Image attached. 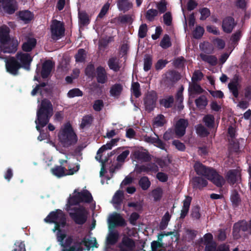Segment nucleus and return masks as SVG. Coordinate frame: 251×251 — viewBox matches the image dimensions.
<instances>
[{
	"label": "nucleus",
	"mask_w": 251,
	"mask_h": 251,
	"mask_svg": "<svg viewBox=\"0 0 251 251\" xmlns=\"http://www.w3.org/2000/svg\"><path fill=\"white\" fill-rule=\"evenodd\" d=\"M45 222L54 223L55 227L53 231L57 230L56 237L58 242L62 247L61 251H82L80 243H75L73 236L67 234L65 230H62L66 224V218L63 212L60 210L51 212L45 219Z\"/></svg>",
	"instance_id": "f257e3e1"
},
{
	"label": "nucleus",
	"mask_w": 251,
	"mask_h": 251,
	"mask_svg": "<svg viewBox=\"0 0 251 251\" xmlns=\"http://www.w3.org/2000/svg\"><path fill=\"white\" fill-rule=\"evenodd\" d=\"M92 200L91 194L87 190H83L81 192H77L75 190L70 196L66 209L76 223L82 224L85 223L87 219V211L82 206L77 207L74 206L81 201L90 202Z\"/></svg>",
	"instance_id": "f03ea898"
},
{
	"label": "nucleus",
	"mask_w": 251,
	"mask_h": 251,
	"mask_svg": "<svg viewBox=\"0 0 251 251\" xmlns=\"http://www.w3.org/2000/svg\"><path fill=\"white\" fill-rule=\"evenodd\" d=\"M53 114V107L51 102L47 100H43L38 106L37 119L35 120L36 128L40 132L38 139L41 141L47 138L46 134L41 132V128L45 126L49 122Z\"/></svg>",
	"instance_id": "7ed1b4c3"
},
{
	"label": "nucleus",
	"mask_w": 251,
	"mask_h": 251,
	"mask_svg": "<svg viewBox=\"0 0 251 251\" xmlns=\"http://www.w3.org/2000/svg\"><path fill=\"white\" fill-rule=\"evenodd\" d=\"M16 61L13 57L6 61V68L7 72L13 75L18 74L20 67L26 70L29 69V64L32 60L30 55L27 53H19L17 54Z\"/></svg>",
	"instance_id": "20e7f679"
},
{
	"label": "nucleus",
	"mask_w": 251,
	"mask_h": 251,
	"mask_svg": "<svg viewBox=\"0 0 251 251\" xmlns=\"http://www.w3.org/2000/svg\"><path fill=\"white\" fill-rule=\"evenodd\" d=\"M10 29L6 25L0 26V48L3 52L13 53L17 50L18 45V40L15 38H10L9 35Z\"/></svg>",
	"instance_id": "39448f33"
},
{
	"label": "nucleus",
	"mask_w": 251,
	"mask_h": 251,
	"mask_svg": "<svg viewBox=\"0 0 251 251\" xmlns=\"http://www.w3.org/2000/svg\"><path fill=\"white\" fill-rule=\"evenodd\" d=\"M194 168L198 175L205 176L217 186L221 187L225 183L223 177L220 176L215 170L205 168L200 162L195 164Z\"/></svg>",
	"instance_id": "423d86ee"
},
{
	"label": "nucleus",
	"mask_w": 251,
	"mask_h": 251,
	"mask_svg": "<svg viewBox=\"0 0 251 251\" xmlns=\"http://www.w3.org/2000/svg\"><path fill=\"white\" fill-rule=\"evenodd\" d=\"M58 138L64 147H69L76 143L77 138L70 124L63 125L58 133Z\"/></svg>",
	"instance_id": "0eeeda50"
},
{
	"label": "nucleus",
	"mask_w": 251,
	"mask_h": 251,
	"mask_svg": "<svg viewBox=\"0 0 251 251\" xmlns=\"http://www.w3.org/2000/svg\"><path fill=\"white\" fill-rule=\"evenodd\" d=\"M201 242L206 246L205 251H229L228 246L226 245H221L216 248L211 233L205 234L201 239Z\"/></svg>",
	"instance_id": "6e6552de"
},
{
	"label": "nucleus",
	"mask_w": 251,
	"mask_h": 251,
	"mask_svg": "<svg viewBox=\"0 0 251 251\" xmlns=\"http://www.w3.org/2000/svg\"><path fill=\"white\" fill-rule=\"evenodd\" d=\"M50 28L51 38L54 40H58L64 35V25L61 21L53 20Z\"/></svg>",
	"instance_id": "1a4fd4ad"
},
{
	"label": "nucleus",
	"mask_w": 251,
	"mask_h": 251,
	"mask_svg": "<svg viewBox=\"0 0 251 251\" xmlns=\"http://www.w3.org/2000/svg\"><path fill=\"white\" fill-rule=\"evenodd\" d=\"M0 7L8 13L12 14L17 9L16 0H0Z\"/></svg>",
	"instance_id": "9d476101"
},
{
	"label": "nucleus",
	"mask_w": 251,
	"mask_h": 251,
	"mask_svg": "<svg viewBox=\"0 0 251 251\" xmlns=\"http://www.w3.org/2000/svg\"><path fill=\"white\" fill-rule=\"evenodd\" d=\"M109 226H123L125 225V221L120 214L117 213H113L110 214L108 218Z\"/></svg>",
	"instance_id": "9b49d317"
},
{
	"label": "nucleus",
	"mask_w": 251,
	"mask_h": 251,
	"mask_svg": "<svg viewBox=\"0 0 251 251\" xmlns=\"http://www.w3.org/2000/svg\"><path fill=\"white\" fill-rule=\"evenodd\" d=\"M156 100L157 95L154 91L148 92L145 99L146 108L149 111L152 110L155 107Z\"/></svg>",
	"instance_id": "f8f14e48"
},
{
	"label": "nucleus",
	"mask_w": 251,
	"mask_h": 251,
	"mask_svg": "<svg viewBox=\"0 0 251 251\" xmlns=\"http://www.w3.org/2000/svg\"><path fill=\"white\" fill-rule=\"evenodd\" d=\"M75 243H80L81 246L83 244L87 250H90L91 248H98V244L95 238L91 236L90 234L85 236L81 242L76 241Z\"/></svg>",
	"instance_id": "ddd939ff"
},
{
	"label": "nucleus",
	"mask_w": 251,
	"mask_h": 251,
	"mask_svg": "<svg viewBox=\"0 0 251 251\" xmlns=\"http://www.w3.org/2000/svg\"><path fill=\"white\" fill-rule=\"evenodd\" d=\"M188 125V121L185 119H181L177 121L176 125L175 132L178 137H181L184 135L185 129Z\"/></svg>",
	"instance_id": "4468645a"
},
{
	"label": "nucleus",
	"mask_w": 251,
	"mask_h": 251,
	"mask_svg": "<svg viewBox=\"0 0 251 251\" xmlns=\"http://www.w3.org/2000/svg\"><path fill=\"white\" fill-rule=\"evenodd\" d=\"M240 169H235L229 171L226 174V179L230 183H234L240 179Z\"/></svg>",
	"instance_id": "2eb2a0df"
},
{
	"label": "nucleus",
	"mask_w": 251,
	"mask_h": 251,
	"mask_svg": "<svg viewBox=\"0 0 251 251\" xmlns=\"http://www.w3.org/2000/svg\"><path fill=\"white\" fill-rule=\"evenodd\" d=\"M134 246V242L129 238L125 237L120 245V251H133Z\"/></svg>",
	"instance_id": "dca6fc26"
},
{
	"label": "nucleus",
	"mask_w": 251,
	"mask_h": 251,
	"mask_svg": "<svg viewBox=\"0 0 251 251\" xmlns=\"http://www.w3.org/2000/svg\"><path fill=\"white\" fill-rule=\"evenodd\" d=\"M143 140L149 143L153 144L156 147L162 149L166 150L165 145L156 136L155 137H152L145 135L143 137Z\"/></svg>",
	"instance_id": "f3484780"
},
{
	"label": "nucleus",
	"mask_w": 251,
	"mask_h": 251,
	"mask_svg": "<svg viewBox=\"0 0 251 251\" xmlns=\"http://www.w3.org/2000/svg\"><path fill=\"white\" fill-rule=\"evenodd\" d=\"M96 77L97 81L100 83H105L107 81V73L104 68L100 66L97 68Z\"/></svg>",
	"instance_id": "a211bd4d"
},
{
	"label": "nucleus",
	"mask_w": 251,
	"mask_h": 251,
	"mask_svg": "<svg viewBox=\"0 0 251 251\" xmlns=\"http://www.w3.org/2000/svg\"><path fill=\"white\" fill-rule=\"evenodd\" d=\"M235 25L234 19L231 17H227L223 20L222 27L225 32L230 33L232 31Z\"/></svg>",
	"instance_id": "6ab92c4d"
},
{
	"label": "nucleus",
	"mask_w": 251,
	"mask_h": 251,
	"mask_svg": "<svg viewBox=\"0 0 251 251\" xmlns=\"http://www.w3.org/2000/svg\"><path fill=\"white\" fill-rule=\"evenodd\" d=\"M132 158L138 161H146L149 159V155L145 151L136 150L132 154Z\"/></svg>",
	"instance_id": "aec40b11"
},
{
	"label": "nucleus",
	"mask_w": 251,
	"mask_h": 251,
	"mask_svg": "<svg viewBox=\"0 0 251 251\" xmlns=\"http://www.w3.org/2000/svg\"><path fill=\"white\" fill-rule=\"evenodd\" d=\"M203 91L201 86L195 83L191 84L189 88V96L192 98H194L196 95L202 93Z\"/></svg>",
	"instance_id": "412c9836"
},
{
	"label": "nucleus",
	"mask_w": 251,
	"mask_h": 251,
	"mask_svg": "<svg viewBox=\"0 0 251 251\" xmlns=\"http://www.w3.org/2000/svg\"><path fill=\"white\" fill-rule=\"evenodd\" d=\"M191 200L192 199L190 197L187 196L185 197V200L183 201V207L181 211L180 218H184L187 214Z\"/></svg>",
	"instance_id": "4be33fe9"
},
{
	"label": "nucleus",
	"mask_w": 251,
	"mask_h": 251,
	"mask_svg": "<svg viewBox=\"0 0 251 251\" xmlns=\"http://www.w3.org/2000/svg\"><path fill=\"white\" fill-rule=\"evenodd\" d=\"M53 67L52 62L51 61H47L43 65V68L41 72L42 77L46 78L50 74Z\"/></svg>",
	"instance_id": "5701e85b"
},
{
	"label": "nucleus",
	"mask_w": 251,
	"mask_h": 251,
	"mask_svg": "<svg viewBox=\"0 0 251 251\" xmlns=\"http://www.w3.org/2000/svg\"><path fill=\"white\" fill-rule=\"evenodd\" d=\"M117 6L120 10L126 12L132 8V4L128 0H119Z\"/></svg>",
	"instance_id": "b1692460"
},
{
	"label": "nucleus",
	"mask_w": 251,
	"mask_h": 251,
	"mask_svg": "<svg viewBox=\"0 0 251 251\" xmlns=\"http://www.w3.org/2000/svg\"><path fill=\"white\" fill-rule=\"evenodd\" d=\"M158 171V168L156 165L154 163H150L146 165H143L139 168L138 170L139 173L141 172H151L156 173Z\"/></svg>",
	"instance_id": "393cba45"
},
{
	"label": "nucleus",
	"mask_w": 251,
	"mask_h": 251,
	"mask_svg": "<svg viewBox=\"0 0 251 251\" xmlns=\"http://www.w3.org/2000/svg\"><path fill=\"white\" fill-rule=\"evenodd\" d=\"M36 41L33 38H28L23 45V49L25 51H30L36 45Z\"/></svg>",
	"instance_id": "a878e982"
},
{
	"label": "nucleus",
	"mask_w": 251,
	"mask_h": 251,
	"mask_svg": "<svg viewBox=\"0 0 251 251\" xmlns=\"http://www.w3.org/2000/svg\"><path fill=\"white\" fill-rule=\"evenodd\" d=\"M123 86L120 84H115L112 85L110 90V94L112 97L118 98L121 94Z\"/></svg>",
	"instance_id": "bb28decb"
},
{
	"label": "nucleus",
	"mask_w": 251,
	"mask_h": 251,
	"mask_svg": "<svg viewBox=\"0 0 251 251\" xmlns=\"http://www.w3.org/2000/svg\"><path fill=\"white\" fill-rule=\"evenodd\" d=\"M200 57L203 61L209 63L212 66L216 65L217 63V58L214 55L201 53Z\"/></svg>",
	"instance_id": "cd10ccee"
},
{
	"label": "nucleus",
	"mask_w": 251,
	"mask_h": 251,
	"mask_svg": "<svg viewBox=\"0 0 251 251\" xmlns=\"http://www.w3.org/2000/svg\"><path fill=\"white\" fill-rule=\"evenodd\" d=\"M123 198V192L122 191H117L114 195L112 202L116 209H118L117 205L121 203Z\"/></svg>",
	"instance_id": "c85d7f7f"
},
{
	"label": "nucleus",
	"mask_w": 251,
	"mask_h": 251,
	"mask_svg": "<svg viewBox=\"0 0 251 251\" xmlns=\"http://www.w3.org/2000/svg\"><path fill=\"white\" fill-rule=\"evenodd\" d=\"M108 65L110 69L115 72H117L120 68L119 60L116 57L110 58L108 61Z\"/></svg>",
	"instance_id": "c756f323"
},
{
	"label": "nucleus",
	"mask_w": 251,
	"mask_h": 251,
	"mask_svg": "<svg viewBox=\"0 0 251 251\" xmlns=\"http://www.w3.org/2000/svg\"><path fill=\"white\" fill-rule=\"evenodd\" d=\"M19 17L25 23H27L33 19V14L28 10L23 11L19 13Z\"/></svg>",
	"instance_id": "7c9ffc66"
},
{
	"label": "nucleus",
	"mask_w": 251,
	"mask_h": 251,
	"mask_svg": "<svg viewBox=\"0 0 251 251\" xmlns=\"http://www.w3.org/2000/svg\"><path fill=\"white\" fill-rule=\"evenodd\" d=\"M40 92L41 95L43 96L47 92V88L46 87V84L45 83H41V84L37 85L31 92V95L35 96L38 92Z\"/></svg>",
	"instance_id": "2f4dec72"
},
{
	"label": "nucleus",
	"mask_w": 251,
	"mask_h": 251,
	"mask_svg": "<svg viewBox=\"0 0 251 251\" xmlns=\"http://www.w3.org/2000/svg\"><path fill=\"white\" fill-rule=\"evenodd\" d=\"M193 182L195 187L200 189L206 186L207 184V180L204 179L201 177H194L193 179Z\"/></svg>",
	"instance_id": "473e14b6"
},
{
	"label": "nucleus",
	"mask_w": 251,
	"mask_h": 251,
	"mask_svg": "<svg viewBox=\"0 0 251 251\" xmlns=\"http://www.w3.org/2000/svg\"><path fill=\"white\" fill-rule=\"evenodd\" d=\"M119 238V234L117 231H110L107 237V243L113 245L116 243Z\"/></svg>",
	"instance_id": "72a5a7b5"
},
{
	"label": "nucleus",
	"mask_w": 251,
	"mask_h": 251,
	"mask_svg": "<svg viewBox=\"0 0 251 251\" xmlns=\"http://www.w3.org/2000/svg\"><path fill=\"white\" fill-rule=\"evenodd\" d=\"M51 173L58 177L66 176L65 168L62 166L54 167L51 169Z\"/></svg>",
	"instance_id": "f704fd0d"
},
{
	"label": "nucleus",
	"mask_w": 251,
	"mask_h": 251,
	"mask_svg": "<svg viewBox=\"0 0 251 251\" xmlns=\"http://www.w3.org/2000/svg\"><path fill=\"white\" fill-rule=\"evenodd\" d=\"M228 88L232 93L234 96L237 98L238 96L239 83L237 81H233L228 84Z\"/></svg>",
	"instance_id": "c9c22d12"
},
{
	"label": "nucleus",
	"mask_w": 251,
	"mask_h": 251,
	"mask_svg": "<svg viewBox=\"0 0 251 251\" xmlns=\"http://www.w3.org/2000/svg\"><path fill=\"white\" fill-rule=\"evenodd\" d=\"M79 168L78 164H69L68 167V169H65L66 176L74 175L78 171Z\"/></svg>",
	"instance_id": "e433bc0d"
},
{
	"label": "nucleus",
	"mask_w": 251,
	"mask_h": 251,
	"mask_svg": "<svg viewBox=\"0 0 251 251\" xmlns=\"http://www.w3.org/2000/svg\"><path fill=\"white\" fill-rule=\"evenodd\" d=\"M79 22L83 25L89 24L90 20L88 15L84 12H79L78 14Z\"/></svg>",
	"instance_id": "4c0bfd02"
},
{
	"label": "nucleus",
	"mask_w": 251,
	"mask_h": 251,
	"mask_svg": "<svg viewBox=\"0 0 251 251\" xmlns=\"http://www.w3.org/2000/svg\"><path fill=\"white\" fill-rule=\"evenodd\" d=\"M158 13V12L156 9H150L147 11L146 18L148 20L152 21L154 20L155 17L157 16Z\"/></svg>",
	"instance_id": "58836bf2"
},
{
	"label": "nucleus",
	"mask_w": 251,
	"mask_h": 251,
	"mask_svg": "<svg viewBox=\"0 0 251 251\" xmlns=\"http://www.w3.org/2000/svg\"><path fill=\"white\" fill-rule=\"evenodd\" d=\"M170 219L171 215L168 212H167L163 216L160 223V227L161 229H164L166 227Z\"/></svg>",
	"instance_id": "ea45409f"
},
{
	"label": "nucleus",
	"mask_w": 251,
	"mask_h": 251,
	"mask_svg": "<svg viewBox=\"0 0 251 251\" xmlns=\"http://www.w3.org/2000/svg\"><path fill=\"white\" fill-rule=\"evenodd\" d=\"M195 102L197 107L203 108L207 104V100L206 97L201 96L195 100Z\"/></svg>",
	"instance_id": "a19ab883"
},
{
	"label": "nucleus",
	"mask_w": 251,
	"mask_h": 251,
	"mask_svg": "<svg viewBox=\"0 0 251 251\" xmlns=\"http://www.w3.org/2000/svg\"><path fill=\"white\" fill-rule=\"evenodd\" d=\"M139 185L142 189L145 190L149 188L151 185V182L147 177L144 176L140 179Z\"/></svg>",
	"instance_id": "79ce46f5"
},
{
	"label": "nucleus",
	"mask_w": 251,
	"mask_h": 251,
	"mask_svg": "<svg viewBox=\"0 0 251 251\" xmlns=\"http://www.w3.org/2000/svg\"><path fill=\"white\" fill-rule=\"evenodd\" d=\"M174 102V99L173 97H168L162 99L160 102L161 105L165 107L168 108L172 106Z\"/></svg>",
	"instance_id": "37998d69"
},
{
	"label": "nucleus",
	"mask_w": 251,
	"mask_h": 251,
	"mask_svg": "<svg viewBox=\"0 0 251 251\" xmlns=\"http://www.w3.org/2000/svg\"><path fill=\"white\" fill-rule=\"evenodd\" d=\"M163 194V190L161 188H157L151 192V195L155 201H160Z\"/></svg>",
	"instance_id": "c03bdc74"
},
{
	"label": "nucleus",
	"mask_w": 251,
	"mask_h": 251,
	"mask_svg": "<svg viewBox=\"0 0 251 251\" xmlns=\"http://www.w3.org/2000/svg\"><path fill=\"white\" fill-rule=\"evenodd\" d=\"M160 46L163 49L169 48L171 45L170 38L168 35H165L160 43Z\"/></svg>",
	"instance_id": "a18cd8bd"
},
{
	"label": "nucleus",
	"mask_w": 251,
	"mask_h": 251,
	"mask_svg": "<svg viewBox=\"0 0 251 251\" xmlns=\"http://www.w3.org/2000/svg\"><path fill=\"white\" fill-rule=\"evenodd\" d=\"M166 121L165 117L162 115H158L154 119L153 125L155 126L158 127L163 126Z\"/></svg>",
	"instance_id": "49530a36"
},
{
	"label": "nucleus",
	"mask_w": 251,
	"mask_h": 251,
	"mask_svg": "<svg viewBox=\"0 0 251 251\" xmlns=\"http://www.w3.org/2000/svg\"><path fill=\"white\" fill-rule=\"evenodd\" d=\"M131 90L133 94L138 98L141 95L140 91V85L138 82H134L132 84Z\"/></svg>",
	"instance_id": "de8ad7c7"
},
{
	"label": "nucleus",
	"mask_w": 251,
	"mask_h": 251,
	"mask_svg": "<svg viewBox=\"0 0 251 251\" xmlns=\"http://www.w3.org/2000/svg\"><path fill=\"white\" fill-rule=\"evenodd\" d=\"M82 92L79 89L75 88L70 90L68 93V97L69 98H74L75 97H79L82 96Z\"/></svg>",
	"instance_id": "09e8293b"
},
{
	"label": "nucleus",
	"mask_w": 251,
	"mask_h": 251,
	"mask_svg": "<svg viewBox=\"0 0 251 251\" xmlns=\"http://www.w3.org/2000/svg\"><path fill=\"white\" fill-rule=\"evenodd\" d=\"M231 201L234 206H237L240 203L241 200L238 194L233 192L230 197Z\"/></svg>",
	"instance_id": "8fccbe9b"
},
{
	"label": "nucleus",
	"mask_w": 251,
	"mask_h": 251,
	"mask_svg": "<svg viewBox=\"0 0 251 251\" xmlns=\"http://www.w3.org/2000/svg\"><path fill=\"white\" fill-rule=\"evenodd\" d=\"M203 122L208 127H212L214 122V118L211 115H206L203 118Z\"/></svg>",
	"instance_id": "3c124183"
},
{
	"label": "nucleus",
	"mask_w": 251,
	"mask_h": 251,
	"mask_svg": "<svg viewBox=\"0 0 251 251\" xmlns=\"http://www.w3.org/2000/svg\"><path fill=\"white\" fill-rule=\"evenodd\" d=\"M152 65V59L151 56H146L144 58V70L145 71H149L151 66Z\"/></svg>",
	"instance_id": "603ef678"
},
{
	"label": "nucleus",
	"mask_w": 251,
	"mask_h": 251,
	"mask_svg": "<svg viewBox=\"0 0 251 251\" xmlns=\"http://www.w3.org/2000/svg\"><path fill=\"white\" fill-rule=\"evenodd\" d=\"M85 51L83 49L78 50L77 53L75 55V59L76 62H82L85 58Z\"/></svg>",
	"instance_id": "864d4df0"
},
{
	"label": "nucleus",
	"mask_w": 251,
	"mask_h": 251,
	"mask_svg": "<svg viewBox=\"0 0 251 251\" xmlns=\"http://www.w3.org/2000/svg\"><path fill=\"white\" fill-rule=\"evenodd\" d=\"M147 31V26L146 24H142L140 25L139 31H138V35L141 38H144L146 36Z\"/></svg>",
	"instance_id": "5fc2aeb1"
},
{
	"label": "nucleus",
	"mask_w": 251,
	"mask_h": 251,
	"mask_svg": "<svg viewBox=\"0 0 251 251\" xmlns=\"http://www.w3.org/2000/svg\"><path fill=\"white\" fill-rule=\"evenodd\" d=\"M197 133L201 136H205L207 135L208 132L205 127L202 125H198L196 127Z\"/></svg>",
	"instance_id": "6e6d98bb"
},
{
	"label": "nucleus",
	"mask_w": 251,
	"mask_h": 251,
	"mask_svg": "<svg viewBox=\"0 0 251 251\" xmlns=\"http://www.w3.org/2000/svg\"><path fill=\"white\" fill-rule=\"evenodd\" d=\"M213 44L216 48L220 50L224 49L225 46V43L224 41L219 38L214 40Z\"/></svg>",
	"instance_id": "4d7b16f0"
},
{
	"label": "nucleus",
	"mask_w": 251,
	"mask_h": 251,
	"mask_svg": "<svg viewBox=\"0 0 251 251\" xmlns=\"http://www.w3.org/2000/svg\"><path fill=\"white\" fill-rule=\"evenodd\" d=\"M167 4L165 1H162L158 3L156 5V7L160 13L165 12L167 10L166 7Z\"/></svg>",
	"instance_id": "13d9d810"
},
{
	"label": "nucleus",
	"mask_w": 251,
	"mask_h": 251,
	"mask_svg": "<svg viewBox=\"0 0 251 251\" xmlns=\"http://www.w3.org/2000/svg\"><path fill=\"white\" fill-rule=\"evenodd\" d=\"M204 32L203 28L201 26H197L194 32V36L196 38H199L203 35Z\"/></svg>",
	"instance_id": "bf43d9fd"
},
{
	"label": "nucleus",
	"mask_w": 251,
	"mask_h": 251,
	"mask_svg": "<svg viewBox=\"0 0 251 251\" xmlns=\"http://www.w3.org/2000/svg\"><path fill=\"white\" fill-rule=\"evenodd\" d=\"M163 20L165 24L170 25L172 24V17L170 12L166 13L163 16Z\"/></svg>",
	"instance_id": "052dcab7"
},
{
	"label": "nucleus",
	"mask_w": 251,
	"mask_h": 251,
	"mask_svg": "<svg viewBox=\"0 0 251 251\" xmlns=\"http://www.w3.org/2000/svg\"><path fill=\"white\" fill-rule=\"evenodd\" d=\"M235 228H239L241 231L248 230V225L246 222L242 221L235 224Z\"/></svg>",
	"instance_id": "680f3d73"
},
{
	"label": "nucleus",
	"mask_w": 251,
	"mask_h": 251,
	"mask_svg": "<svg viewBox=\"0 0 251 251\" xmlns=\"http://www.w3.org/2000/svg\"><path fill=\"white\" fill-rule=\"evenodd\" d=\"M15 248L13 251H25V245L22 242H17L15 244Z\"/></svg>",
	"instance_id": "e2e57ef3"
},
{
	"label": "nucleus",
	"mask_w": 251,
	"mask_h": 251,
	"mask_svg": "<svg viewBox=\"0 0 251 251\" xmlns=\"http://www.w3.org/2000/svg\"><path fill=\"white\" fill-rule=\"evenodd\" d=\"M130 152L128 150L124 151L120 155H119L117 158V160L119 162H124L125 159L129 155Z\"/></svg>",
	"instance_id": "0e129e2a"
},
{
	"label": "nucleus",
	"mask_w": 251,
	"mask_h": 251,
	"mask_svg": "<svg viewBox=\"0 0 251 251\" xmlns=\"http://www.w3.org/2000/svg\"><path fill=\"white\" fill-rule=\"evenodd\" d=\"M103 106V101L101 100H97L95 101L93 108L95 110L99 111Z\"/></svg>",
	"instance_id": "69168bd1"
},
{
	"label": "nucleus",
	"mask_w": 251,
	"mask_h": 251,
	"mask_svg": "<svg viewBox=\"0 0 251 251\" xmlns=\"http://www.w3.org/2000/svg\"><path fill=\"white\" fill-rule=\"evenodd\" d=\"M151 251H161V244L160 242L153 241L151 244Z\"/></svg>",
	"instance_id": "338daca9"
},
{
	"label": "nucleus",
	"mask_w": 251,
	"mask_h": 251,
	"mask_svg": "<svg viewBox=\"0 0 251 251\" xmlns=\"http://www.w3.org/2000/svg\"><path fill=\"white\" fill-rule=\"evenodd\" d=\"M191 216L195 219H199L200 218V208L198 207H195L192 209Z\"/></svg>",
	"instance_id": "774afa93"
}]
</instances>
